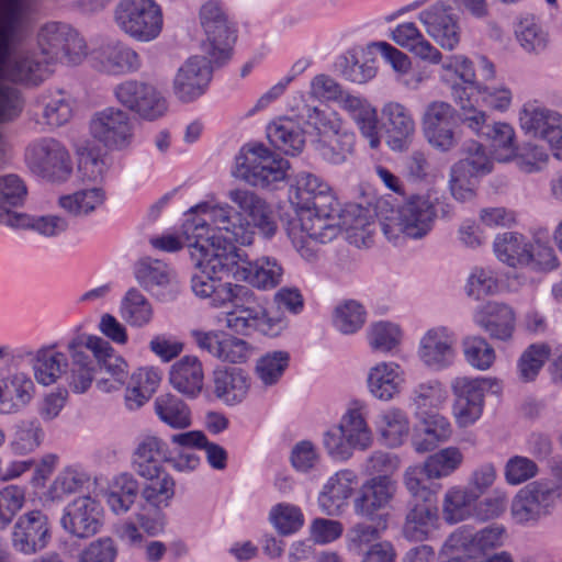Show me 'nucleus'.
<instances>
[{
  "mask_svg": "<svg viewBox=\"0 0 562 562\" xmlns=\"http://www.w3.org/2000/svg\"><path fill=\"white\" fill-rule=\"evenodd\" d=\"M289 201L297 217L310 214L311 217L336 220L340 211L331 188L323 179L310 172H301L290 187Z\"/></svg>",
  "mask_w": 562,
  "mask_h": 562,
  "instance_id": "obj_5",
  "label": "nucleus"
},
{
  "mask_svg": "<svg viewBox=\"0 0 562 562\" xmlns=\"http://www.w3.org/2000/svg\"><path fill=\"white\" fill-rule=\"evenodd\" d=\"M479 499L477 493L470 488L451 487L445 494L443 517L450 524H457L471 515L473 504Z\"/></svg>",
  "mask_w": 562,
  "mask_h": 562,
  "instance_id": "obj_58",
  "label": "nucleus"
},
{
  "mask_svg": "<svg viewBox=\"0 0 562 562\" xmlns=\"http://www.w3.org/2000/svg\"><path fill=\"white\" fill-rule=\"evenodd\" d=\"M482 136L491 142L495 158L498 161H509L516 156L515 131L510 124L496 122L486 126Z\"/></svg>",
  "mask_w": 562,
  "mask_h": 562,
  "instance_id": "obj_60",
  "label": "nucleus"
},
{
  "mask_svg": "<svg viewBox=\"0 0 562 562\" xmlns=\"http://www.w3.org/2000/svg\"><path fill=\"white\" fill-rule=\"evenodd\" d=\"M505 532L501 525H491L479 531H474L470 526H461L445 540L440 553L463 552L469 558H476L502 547Z\"/></svg>",
  "mask_w": 562,
  "mask_h": 562,
  "instance_id": "obj_19",
  "label": "nucleus"
},
{
  "mask_svg": "<svg viewBox=\"0 0 562 562\" xmlns=\"http://www.w3.org/2000/svg\"><path fill=\"white\" fill-rule=\"evenodd\" d=\"M92 138L109 150H124L134 140V122L119 108L108 106L93 113L89 122Z\"/></svg>",
  "mask_w": 562,
  "mask_h": 562,
  "instance_id": "obj_15",
  "label": "nucleus"
},
{
  "mask_svg": "<svg viewBox=\"0 0 562 562\" xmlns=\"http://www.w3.org/2000/svg\"><path fill=\"white\" fill-rule=\"evenodd\" d=\"M519 126L527 134L549 143L559 149L554 155L562 159V114L539 104L537 101L525 103L519 110Z\"/></svg>",
  "mask_w": 562,
  "mask_h": 562,
  "instance_id": "obj_18",
  "label": "nucleus"
},
{
  "mask_svg": "<svg viewBox=\"0 0 562 562\" xmlns=\"http://www.w3.org/2000/svg\"><path fill=\"white\" fill-rule=\"evenodd\" d=\"M52 540V525L41 509L20 515L14 521L10 541L12 549L22 555H34L47 548Z\"/></svg>",
  "mask_w": 562,
  "mask_h": 562,
  "instance_id": "obj_16",
  "label": "nucleus"
},
{
  "mask_svg": "<svg viewBox=\"0 0 562 562\" xmlns=\"http://www.w3.org/2000/svg\"><path fill=\"white\" fill-rule=\"evenodd\" d=\"M515 318L512 307L496 302L487 303L474 316L476 325L484 329L492 339L502 341H507L513 337Z\"/></svg>",
  "mask_w": 562,
  "mask_h": 562,
  "instance_id": "obj_33",
  "label": "nucleus"
},
{
  "mask_svg": "<svg viewBox=\"0 0 562 562\" xmlns=\"http://www.w3.org/2000/svg\"><path fill=\"white\" fill-rule=\"evenodd\" d=\"M290 363V355L284 350L269 351L261 356L255 367V374L266 386L279 383Z\"/></svg>",
  "mask_w": 562,
  "mask_h": 562,
  "instance_id": "obj_59",
  "label": "nucleus"
},
{
  "mask_svg": "<svg viewBox=\"0 0 562 562\" xmlns=\"http://www.w3.org/2000/svg\"><path fill=\"white\" fill-rule=\"evenodd\" d=\"M227 198L239 211L228 203H200L189 210L182 225L187 240L203 237L241 246L251 245L255 228L265 238H271L278 225L272 210L255 192L246 189H233Z\"/></svg>",
  "mask_w": 562,
  "mask_h": 562,
  "instance_id": "obj_1",
  "label": "nucleus"
},
{
  "mask_svg": "<svg viewBox=\"0 0 562 562\" xmlns=\"http://www.w3.org/2000/svg\"><path fill=\"white\" fill-rule=\"evenodd\" d=\"M161 381V372L153 367L140 368L130 378L125 392L128 409H138L156 392Z\"/></svg>",
  "mask_w": 562,
  "mask_h": 562,
  "instance_id": "obj_44",
  "label": "nucleus"
},
{
  "mask_svg": "<svg viewBox=\"0 0 562 562\" xmlns=\"http://www.w3.org/2000/svg\"><path fill=\"white\" fill-rule=\"evenodd\" d=\"M456 344L457 336L450 328L432 327L419 340L418 359L429 369L442 370L453 362Z\"/></svg>",
  "mask_w": 562,
  "mask_h": 562,
  "instance_id": "obj_25",
  "label": "nucleus"
},
{
  "mask_svg": "<svg viewBox=\"0 0 562 562\" xmlns=\"http://www.w3.org/2000/svg\"><path fill=\"white\" fill-rule=\"evenodd\" d=\"M67 356L57 349L56 344L43 346L32 358L34 378L38 384L49 386L67 373Z\"/></svg>",
  "mask_w": 562,
  "mask_h": 562,
  "instance_id": "obj_34",
  "label": "nucleus"
},
{
  "mask_svg": "<svg viewBox=\"0 0 562 562\" xmlns=\"http://www.w3.org/2000/svg\"><path fill=\"white\" fill-rule=\"evenodd\" d=\"M396 481L390 475H375L368 480L355 499L353 507L357 515L373 519L374 514L385 508L396 493Z\"/></svg>",
  "mask_w": 562,
  "mask_h": 562,
  "instance_id": "obj_28",
  "label": "nucleus"
},
{
  "mask_svg": "<svg viewBox=\"0 0 562 562\" xmlns=\"http://www.w3.org/2000/svg\"><path fill=\"white\" fill-rule=\"evenodd\" d=\"M289 161L262 144L243 148L233 175L252 187L270 188L286 178Z\"/></svg>",
  "mask_w": 562,
  "mask_h": 562,
  "instance_id": "obj_4",
  "label": "nucleus"
},
{
  "mask_svg": "<svg viewBox=\"0 0 562 562\" xmlns=\"http://www.w3.org/2000/svg\"><path fill=\"white\" fill-rule=\"evenodd\" d=\"M0 223L16 229L31 228L46 237L57 236L68 228V222L57 215L31 216L18 212L1 213Z\"/></svg>",
  "mask_w": 562,
  "mask_h": 562,
  "instance_id": "obj_42",
  "label": "nucleus"
},
{
  "mask_svg": "<svg viewBox=\"0 0 562 562\" xmlns=\"http://www.w3.org/2000/svg\"><path fill=\"white\" fill-rule=\"evenodd\" d=\"M40 53L46 61L67 65L80 64L87 55V46L79 33L69 24L48 22L37 33Z\"/></svg>",
  "mask_w": 562,
  "mask_h": 562,
  "instance_id": "obj_9",
  "label": "nucleus"
},
{
  "mask_svg": "<svg viewBox=\"0 0 562 562\" xmlns=\"http://www.w3.org/2000/svg\"><path fill=\"white\" fill-rule=\"evenodd\" d=\"M422 132L426 142L435 150L451 151L461 139L457 110L449 102L430 101L422 114Z\"/></svg>",
  "mask_w": 562,
  "mask_h": 562,
  "instance_id": "obj_11",
  "label": "nucleus"
},
{
  "mask_svg": "<svg viewBox=\"0 0 562 562\" xmlns=\"http://www.w3.org/2000/svg\"><path fill=\"white\" fill-rule=\"evenodd\" d=\"M463 454L456 447H448L429 456L424 465L428 479H441L453 473L462 463Z\"/></svg>",
  "mask_w": 562,
  "mask_h": 562,
  "instance_id": "obj_64",
  "label": "nucleus"
},
{
  "mask_svg": "<svg viewBox=\"0 0 562 562\" xmlns=\"http://www.w3.org/2000/svg\"><path fill=\"white\" fill-rule=\"evenodd\" d=\"M405 372L393 361L379 362L370 368L367 376L369 392L380 401H391L401 393Z\"/></svg>",
  "mask_w": 562,
  "mask_h": 562,
  "instance_id": "obj_31",
  "label": "nucleus"
},
{
  "mask_svg": "<svg viewBox=\"0 0 562 562\" xmlns=\"http://www.w3.org/2000/svg\"><path fill=\"white\" fill-rule=\"evenodd\" d=\"M105 192L100 187L78 190L58 199L59 206L76 217L88 216L105 202Z\"/></svg>",
  "mask_w": 562,
  "mask_h": 562,
  "instance_id": "obj_48",
  "label": "nucleus"
},
{
  "mask_svg": "<svg viewBox=\"0 0 562 562\" xmlns=\"http://www.w3.org/2000/svg\"><path fill=\"white\" fill-rule=\"evenodd\" d=\"M90 60L94 69L112 76L135 74L143 66L140 55L121 41L102 44L91 53Z\"/></svg>",
  "mask_w": 562,
  "mask_h": 562,
  "instance_id": "obj_22",
  "label": "nucleus"
},
{
  "mask_svg": "<svg viewBox=\"0 0 562 562\" xmlns=\"http://www.w3.org/2000/svg\"><path fill=\"white\" fill-rule=\"evenodd\" d=\"M25 161L33 173L48 181H65L72 172L69 151L52 137L30 143L25 150Z\"/></svg>",
  "mask_w": 562,
  "mask_h": 562,
  "instance_id": "obj_10",
  "label": "nucleus"
},
{
  "mask_svg": "<svg viewBox=\"0 0 562 562\" xmlns=\"http://www.w3.org/2000/svg\"><path fill=\"white\" fill-rule=\"evenodd\" d=\"M190 255L194 266L202 273L222 280L231 273L238 278L237 270L241 268L240 256L234 244L207 240L203 237H191L188 240Z\"/></svg>",
  "mask_w": 562,
  "mask_h": 562,
  "instance_id": "obj_12",
  "label": "nucleus"
},
{
  "mask_svg": "<svg viewBox=\"0 0 562 562\" xmlns=\"http://www.w3.org/2000/svg\"><path fill=\"white\" fill-rule=\"evenodd\" d=\"M147 482L140 491L142 497L156 508L167 507L175 496V481L165 470L158 471L157 476L145 479Z\"/></svg>",
  "mask_w": 562,
  "mask_h": 562,
  "instance_id": "obj_62",
  "label": "nucleus"
},
{
  "mask_svg": "<svg viewBox=\"0 0 562 562\" xmlns=\"http://www.w3.org/2000/svg\"><path fill=\"white\" fill-rule=\"evenodd\" d=\"M448 400L445 385L436 379L418 383L412 391V406L415 415H425L441 407Z\"/></svg>",
  "mask_w": 562,
  "mask_h": 562,
  "instance_id": "obj_50",
  "label": "nucleus"
},
{
  "mask_svg": "<svg viewBox=\"0 0 562 562\" xmlns=\"http://www.w3.org/2000/svg\"><path fill=\"white\" fill-rule=\"evenodd\" d=\"M440 65L439 79L449 87L452 97V86L460 85L465 91L476 86V71L474 63L464 54H451L445 56L440 50V60L430 63Z\"/></svg>",
  "mask_w": 562,
  "mask_h": 562,
  "instance_id": "obj_37",
  "label": "nucleus"
},
{
  "mask_svg": "<svg viewBox=\"0 0 562 562\" xmlns=\"http://www.w3.org/2000/svg\"><path fill=\"white\" fill-rule=\"evenodd\" d=\"M423 425L422 431L414 434L413 448L418 453L432 451L440 442L447 441L452 435L450 422L442 415L430 412L415 415Z\"/></svg>",
  "mask_w": 562,
  "mask_h": 562,
  "instance_id": "obj_39",
  "label": "nucleus"
},
{
  "mask_svg": "<svg viewBox=\"0 0 562 562\" xmlns=\"http://www.w3.org/2000/svg\"><path fill=\"white\" fill-rule=\"evenodd\" d=\"M238 279L244 280L258 289L276 288L282 280L283 268L277 259L261 257L255 261L241 262L237 270Z\"/></svg>",
  "mask_w": 562,
  "mask_h": 562,
  "instance_id": "obj_41",
  "label": "nucleus"
},
{
  "mask_svg": "<svg viewBox=\"0 0 562 562\" xmlns=\"http://www.w3.org/2000/svg\"><path fill=\"white\" fill-rule=\"evenodd\" d=\"M296 115L312 130L315 135L314 140L334 137L337 132L344 130L342 120L334 110L322 109L304 102L301 106H297Z\"/></svg>",
  "mask_w": 562,
  "mask_h": 562,
  "instance_id": "obj_43",
  "label": "nucleus"
},
{
  "mask_svg": "<svg viewBox=\"0 0 562 562\" xmlns=\"http://www.w3.org/2000/svg\"><path fill=\"white\" fill-rule=\"evenodd\" d=\"M493 247L496 257L510 267H525L530 260V241L519 233L507 232L497 235Z\"/></svg>",
  "mask_w": 562,
  "mask_h": 562,
  "instance_id": "obj_47",
  "label": "nucleus"
},
{
  "mask_svg": "<svg viewBox=\"0 0 562 562\" xmlns=\"http://www.w3.org/2000/svg\"><path fill=\"white\" fill-rule=\"evenodd\" d=\"M211 57L191 56L177 70L173 93L182 102H192L201 97L212 78Z\"/></svg>",
  "mask_w": 562,
  "mask_h": 562,
  "instance_id": "obj_24",
  "label": "nucleus"
},
{
  "mask_svg": "<svg viewBox=\"0 0 562 562\" xmlns=\"http://www.w3.org/2000/svg\"><path fill=\"white\" fill-rule=\"evenodd\" d=\"M558 497L547 481H535L522 487L512 503V516L521 525L533 524L548 516Z\"/></svg>",
  "mask_w": 562,
  "mask_h": 562,
  "instance_id": "obj_20",
  "label": "nucleus"
},
{
  "mask_svg": "<svg viewBox=\"0 0 562 562\" xmlns=\"http://www.w3.org/2000/svg\"><path fill=\"white\" fill-rule=\"evenodd\" d=\"M356 481L357 475L351 470H341L331 475L318 495L322 512L329 516L338 515L351 496Z\"/></svg>",
  "mask_w": 562,
  "mask_h": 562,
  "instance_id": "obj_35",
  "label": "nucleus"
},
{
  "mask_svg": "<svg viewBox=\"0 0 562 562\" xmlns=\"http://www.w3.org/2000/svg\"><path fill=\"white\" fill-rule=\"evenodd\" d=\"M249 376L239 368H217L213 372L214 395L227 405L240 403L249 390Z\"/></svg>",
  "mask_w": 562,
  "mask_h": 562,
  "instance_id": "obj_38",
  "label": "nucleus"
},
{
  "mask_svg": "<svg viewBox=\"0 0 562 562\" xmlns=\"http://www.w3.org/2000/svg\"><path fill=\"white\" fill-rule=\"evenodd\" d=\"M391 40L426 63L440 60V49L425 37L414 22H404L391 31Z\"/></svg>",
  "mask_w": 562,
  "mask_h": 562,
  "instance_id": "obj_36",
  "label": "nucleus"
},
{
  "mask_svg": "<svg viewBox=\"0 0 562 562\" xmlns=\"http://www.w3.org/2000/svg\"><path fill=\"white\" fill-rule=\"evenodd\" d=\"M333 326L342 335H352L360 330L367 321L364 306L356 300H346L333 311Z\"/></svg>",
  "mask_w": 562,
  "mask_h": 562,
  "instance_id": "obj_57",
  "label": "nucleus"
},
{
  "mask_svg": "<svg viewBox=\"0 0 562 562\" xmlns=\"http://www.w3.org/2000/svg\"><path fill=\"white\" fill-rule=\"evenodd\" d=\"M116 101L145 120L162 116L167 109V100L153 85L128 79L116 85L113 90Z\"/></svg>",
  "mask_w": 562,
  "mask_h": 562,
  "instance_id": "obj_17",
  "label": "nucleus"
},
{
  "mask_svg": "<svg viewBox=\"0 0 562 562\" xmlns=\"http://www.w3.org/2000/svg\"><path fill=\"white\" fill-rule=\"evenodd\" d=\"M191 288L196 296L209 300L215 308L232 306L223 314V322L229 330L246 335L256 330L269 337L279 336L288 326L286 318L278 311L266 308L256 297L254 291L245 285L221 282L217 278L202 273L194 274Z\"/></svg>",
  "mask_w": 562,
  "mask_h": 562,
  "instance_id": "obj_3",
  "label": "nucleus"
},
{
  "mask_svg": "<svg viewBox=\"0 0 562 562\" xmlns=\"http://www.w3.org/2000/svg\"><path fill=\"white\" fill-rule=\"evenodd\" d=\"M43 437V428L36 418L22 419L15 425L10 448L13 453L25 456L40 447Z\"/></svg>",
  "mask_w": 562,
  "mask_h": 562,
  "instance_id": "obj_61",
  "label": "nucleus"
},
{
  "mask_svg": "<svg viewBox=\"0 0 562 562\" xmlns=\"http://www.w3.org/2000/svg\"><path fill=\"white\" fill-rule=\"evenodd\" d=\"M270 144L286 155L295 156L305 146V133L300 123L291 117H280L267 127Z\"/></svg>",
  "mask_w": 562,
  "mask_h": 562,
  "instance_id": "obj_40",
  "label": "nucleus"
},
{
  "mask_svg": "<svg viewBox=\"0 0 562 562\" xmlns=\"http://www.w3.org/2000/svg\"><path fill=\"white\" fill-rule=\"evenodd\" d=\"M138 283L160 301L176 299L179 289L172 270L158 259H142L135 270Z\"/></svg>",
  "mask_w": 562,
  "mask_h": 562,
  "instance_id": "obj_27",
  "label": "nucleus"
},
{
  "mask_svg": "<svg viewBox=\"0 0 562 562\" xmlns=\"http://www.w3.org/2000/svg\"><path fill=\"white\" fill-rule=\"evenodd\" d=\"M27 9L29 0H0V79L37 86L48 77L52 64L40 52L16 49ZM20 112L18 91L0 83V122L12 120Z\"/></svg>",
  "mask_w": 562,
  "mask_h": 562,
  "instance_id": "obj_2",
  "label": "nucleus"
},
{
  "mask_svg": "<svg viewBox=\"0 0 562 562\" xmlns=\"http://www.w3.org/2000/svg\"><path fill=\"white\" fill-rule=\"evenodd\" d=\"M154 409L158 418L175 429H183L191 425V412L178 396L166 393L155 398Z\"/></svg>",
  "mask_w": 562,
  "mask_h": 562,
  "instance_id": "obj_52",
  "label": "nucleus"
},
{
  "mask_svg": "<svg viewBox=\"0 0 562 562\" xmlns=\"http://www.w3.org/2000/svg\"><path fill=\"white\" fill-rule=\"evenodd\" d=\"M66 350L71 360L70 369L65 374L68 385L75 393H85L95 378V363L91 358L88 335L81 334L70 339Z\"/></svg>",
  "mask_w": 562,
  "mask_h": 562,
  "instance_id": "obj_26",
  "label": "nucleus"
},
{
  "mask_svg": "<svg viewBox=\"0 0 562 562\" xmlns=\"http://www.w3.org/2000/svg\"><path fill=\"white\" fill-rule=\"evenodd\" d=\"M114 22L128 37L149 43L160 35L164 16L155 0H120L114 9Z\"/></svg>",
  "mask_w": 562,
  "mask_h": 562,
  "instance_id": "obj_7",
  "label": "nucleus"
},
{
  "mask_svg": "<svg viewBox=\"0 0 562 562\" xmlns=\"http://www.w3.org/2000/svg\"><path fill=\"white\" fill-rule=\"evenodd\" d=\"M38 102L46 124L52 127L64 125L72 116V99L64 90H47L40 95Z\"/></svg>",
  "mask_w": 562,
  "mask_h": 562,
  "instance_id": "obj_51",
  "label": "nucleus"
},
{
  "mask_svg": "<svg viewBox=\"0 0 562 562\" xmlns=\"http://www.w3.org/2000/svg\"><path fill=\"white\" fill-rule=\"evenodd\" d=\"M387 525L384 520L383 524L376 526L358 522L353 525L346 533V548L349 552L362 554L372 544L381 541V535L386 529Z\"/></svg>",
  "mask_w": 562,
  "mask_h": 562,
  "instance_id": "obj_63",
  "label": "nucleus"
},
{
  "mask_svg": "<svg viewBox=\"0 0 562 562\" xmlns=\"http://www.w3.org/2000/svg\"><path fill=\"white\" fill-rule=\"evenodd\" d=\"M88 337L90 352L98 364L113 378L114 387H122L128 375L126 361L114 351L109 341L99 336L88 335Z\"/></svg>",
  "mask_w": 562,
  "mask_h": 562,
  "instance_id": "obj_45",
  "label": "nucleus"
},
{
  "mask_svg": "<svg viewBox=\"0 0 562 562\" xmlns=\"http://www.w3.org/2000/svg\"><path fill=\"white\" fill-rule=\"evenodd\" d=\"M366 406L355 402L349 406L337 425L344 435L359 450L368 449L372 443V432L367 424Z\"/></svg>",
  "mask_w": 562,
  "mask_h": 562,
  "instance_id": "obj_46",
  "label": "nucleus"
},
{
  "mask_svg": "<svg viewBox=\"0 0 562 562\" xmlns=\"http://www.w3.org/2000/svg\"><path fill=\"white\" fill-rule=\"evenodd\" d=\"M426 34L440 50L453 52L462 42L459 14L443 0H436L417 14Z\"/></svg>",
  "mask_w": 562,
  "mask_h": 562,
  "instance_id": "obj_13",
  "label": "nucleus"
},
{
  "mask_svg": "<svg viewBox=\"0 0 562 562\" xmlns=\"http://www.w3.org/2000/svg\"><path fill=\"white\" fill-rule=\"evenodd\" d=\"M437 210L430 194L413 195L391 216L381 223L387 239H395L398 233L413 239L425 237L432 228Z\"/></svg>",
  "mask_w": 562,
  "mask_h": 562,
  "instance_id": "obj_6",
  "label": "nucleus"
},
{
  "mask_svg": "<svg viewBox=\"0 0 562 562\" xmlns=\"http://www.w3.org/2000/svg\"><path fill=\"white\" fill-rule=\"evenodd\" d=\"M515 36L524 50L539 54L549 45V33L540 19L532 14L521 16L515 27Z\"/></svg>",
  "mask_w": 562,
  "mask_h": 562,
  "instance_id": "obj_49",
  "label": "nucleus"
},
{
  "mask_svg": "<svg viewBox=\"0 0 562 562\" xmlns=\"http://www.w3.org/2000/svg\"><path fill=\"white\" fill-rule=\"evenodd\" d=\"M190 336L201 350L222 362L245 363L254 353L248 341L223 331L193 329Z\"/></svg>",
  "mask_w": 562,
  "mask_h": 562,
  "instance_id": "obj_21",
  "label": "nucleus"
},
{
  "mask_svg": "<svg viewBox=\"0 0 562 562\" xmlns=\"http://www.w3.org/2000/svg\"><path fill=\"white\" fill-rule=\"evenodd\" d=\"M436 520L437 509L430 502L417 503L406 515L403 533L408 540H424L428 537Z\"/></svg>",
  "mask_w": 562,
  "mask_h": 562,
  "instance_id": "obj_53",
  "label": "nucleus"
},
{
  "mask_svg": "<svg viewBox=\"0 0 562 562\" xmlns=\"http://www.w3.org/2000/svg\"><path fill=\"white\" fill-rule=\"evenodd\" d=\"M120 314L130 326L142 328L151 322L154 308L139 290L132 288L121 301Z\"/></svg>",
  "mask_w": 562,
  "mask_h": 562,
  "instance_id": "obj_54",
  "label": "nucleus"
},
{
  "mask_svg": "<svg viewBox=\"0 0 562 562\" xmlns=\"http://www.w3.org/2000/svg\"><path fill=\"white\" fill-rule=\"evenodd\" d=\"M379 432L386 446L400 447L409 434L407 415L400 408H387L379 417Z\"/></svg>",
  "mask_w": 562,
  "mask_h": 562,
  "instance_id": "obj_55",
  "label": "nucleus"
},
{
  "mask_svg": "<svg viewBox=\"0 0 562 562\" xmlns=\"http://www.w3.org/2000/svg\"><path fill=\"white\" fill-rule=\"evenodd\" d=\"M171 386L182 395L196 397L204 384V371L201 360L196 356H183L177 360L169 370Z\"/></svg>",
  "mask_w": 562,
  "mask_h": 562,
  "instance_id": "obj_32",
  "label": "nucleus"
},
{
  "mask_svg": "<svg viewBox=\"0 0 562 562\" xmlns=\"http://www.w3.org/2000/svg\"><path fill=\"white\" fill-rule=\"evenodd\" d=\"M170 459L168 443L154 435L142 437L133 453V464L137 474L144 479L157 476L158 471L165 470L162 464Z\"/></svg>",
  "mask_w": 562,
  "mask_h": 562,
  "instance_id": "obj_30",
  "label": "nucleus"
},
{
  "mask_svg": "<svg viewBox=\"0 0 562 562\" xmlns=\"http://www.w3.org/2000/svg\"><path fill=\"white\" fill-rule=\"evenodd\" d=\"M381 112L386 124L387 145L393 150L406 149L416 131L409 109L400 102L391 101L383 105Z\"/></svg>",
  "mask_w": 562,
  "mask_h": 562,
  "instance_id": "obj_29",
  "label": "nucleus"
},
{
  "mask_svg": "<svg viewBox=\"0 0 562 562\" xmlns=\"http://www.w3.org/2000/svg\"><path fill=\"white\" fill-rule=\"evenodd\" d=\"M340 233V223L336 220L311 217L310 214L290 223L288 235L300 256L314 262L318 257V246L335 239Z\"/></svg>",
  "mask_w": 562,
  "mask_h": 562,
  "instance_id": "obj_14",
  "label": "nucleus"
},
{
  "mask_svg": "<svg viewBox=\"0 0 562 562\" xmlns=\"http://www.w3.org/2000/svg\"><path fill=\"white\" fill-rule=\"evenodd\" d=\"M199 18L206 37L202 44L203 52L214 64L229 59L235 30L225 5L217 0H209L201 7Z\"/></svg>",
  "mask_w": 562,
  "mask_h": 562,
  "instance_id": "obj_8",
  "label": "nucleus"
},
{
  "mask_svg": "<svg viewBox=\"0 0 562 562\" xmlns=\"http://www.w3.org/2000/svg\"><path fill=\"white\" fill-rule=\"evenodd\" d=\"M355 134L345 128L324 140H314L315 150L329 164L340 165L352 154Z\"/></svg>",
  "mask_w": 562,
  "mask_h": 562,
  "instance_id": "obj_56",
  "label": "nucleus"
},
{
  "mask_svg": "<svg viewBox=\"0 0 562 562\" xmlns=\"http://www.w3.org/2000/svg\"><path fill=\"white\" fill-rule=\"evenodd\" d=\"M60 525L77 538L92 537L102 526V506L91 496L77 497L65 507Z\"/></svg>",
  "mask_w": 562,
  "mask_h": 562,
  "instance_id": "obj_23",
  "label": "nucleus"
}]
</instances>
